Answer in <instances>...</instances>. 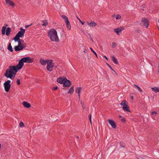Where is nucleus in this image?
I'll use <instances>...</instances> for the list:
<instances>
[{"label": "nucleus", "instance_id": "f257e3e1", "mask_svg": "<svg viewBox=\"0 0 159 159\" xmlns=\"http://www.w3.org/2000/svg\"><path fill=\"white\" fill-rule=\"evenodd\" d=\"M21 69L18 63L16 66H10L6 70L4 76L7 78L13 80L15 78L17 72Z\"/></svg>", "mask_w": 159, "mask_h": 159}, {"label": "nucleus", "instance_id": "f03ea898", "mask_svg": "<svg viewBox=\"0 0 159 159\" xmlns=\"http://www.w3.org/2000/svg\"><path fill=\"white\" fill-rule=\"evenodd\" d=\"M48 35L52 41L59 42V39L57 35V32L55 29H52L50 30L48 32Z\"/></svg>", "mask_w": 159, "mask_h": 159}, {"label": "nucleus", "instance_id": "7ed1b4c3", "mask_svg": "<svg viewBox=\"0 0 159 159\" xmlns=\"http://www.w3.org/2000/svg\"><path fill=\"white\" fill-rule=\"evenodd\" d=\"M33 61V60L29 57H23L19 61L18 64L22 68L24 65V62L31 63Z\"/></svg>", "mask_w": 159, "mask_h": 159}, {"label": "nucleus", "instance_id": "20e7f679", "mask_svg": "<svg viewBox=\"0 0 159 159\" xmlns=\"http://www.w3.org/2000/svg\"><path fill=\"white\" fill-rule=\"evenodd\" d=\"M10 80H7L3 84L5 90L7 92L9 91L11 88V84H10Z\"/></svg>", "mask_w": 159, "mask_h": 159}, {"label": "nucleus", "instance_id": "39448f33", "mask_svg": "<svg viewBox=\"0 0 159 159\" xmlns=\"http://www.w3.org/2000/svg\"><path fill=\"white\" fill-rule=\"evenodd\" d=\"M61 17L64 20L65 22L66 23L67 28L69 30H70L71 26L68 17L65 15H62Z\"/></svg>", "mask_w": 159, "mask_h": 159}, {"label": "nucleus", "instance_id": "423d86ee", "mask_svg": "<svg viewBox=\"0 0 159 159\" xmlns=\"http://www.w3.org/2000/svg\"><path fill=\"white\" fill-rule=\"evenodd\" d=\"M141 21L143 24V26L147 28L149 25V21L148 19L145 17L142 18Z\"/></svg>", "mask_w": 159, "mask_h": 159}, {"label": "nucleus", "instance_id": "0eeeda50", "mask_svg": "<svg viewBox=\"0 0 159 159\" xmlns=\"http://www.w3.org/2000/svg\"><path fill=\"white\" fill-rule=\"evenodd\" d=\"M20 31H19L16 35L21 38L24 36L25 30V29H23L22 27L20 28Z\"/></svg>", "mask_w": 159, "mask_h": 159}, {"label": "nucleus", "instance_id": "6e6552de", "mask_svg": "<svg viewBox=\"0 0 159 159\" xmlns=\"http://www.w3.org/2000/svg\"><path fill=\"white\" fill-rule=\"evenodd\" d=\"M125 29L124 27H117L114 30V31L118 35H120V33L121 31Z\"/></svg>", "mask_w": 159, "mask_h": 159}, {"label": "nucleus", "instance_id": "1a4fd4ad", "mask_svg": "<svg viewBox=\"0 0 159 159\" xmlns=\"http://www.w3.org/2000/svg\"><path fill=\"white\" fill-rule=\"evenodd\" d=\"M71 85V82L68 80L66 79L65 80L63 84V86L64 87H68L70 86Z\"/></svg>", "mask_w": 159, "mask_h": 159}, {"label": "nucleus", "instance_id": "9d476101", "mask_svg": "<svg viewBox=\"0 0 159 159\" xmlns=\"http://www.w3.org/2000/svg\"><path fill=\"white\" fill-rule=\"evenodd\" d=\"M66 79V77H60L57 78V82L60 84H64V82L65 80Z\"/></svg>", "mask_w": 159, "mask_h": 159}, {"label": "nucleus", "instance_id": "9b49d317", "mask_svg": "<svg viewBox=\"0 0 159 159\" xmlns=\"http://www.w3.org/2000/svg\"><path fill=\"white\" fill-rule=\"evenodd\" d=\"M108 121L112 128L116 129V125L114 121L111 119H108Z\"/></svg>", "mask_w": 159, "mask_h": 159}, {"label": "nucleus", "instance_id": "f8f14e48", "mask_svg": "<svg viewBox=\"0 0 159 159\" xmlns=\"http://www.w3.org/2000/svg\"><path fill=\"white\" fill-rule=\"evenodd\" d=\"M54 66L53 64H47L46 68L47 70L49 71H52L53 70V67Z\"/></svg>", "mask_w": 159, "mask_h": 159}, {"label": "nucleus", "instance_id": "ddd939ff", "mask_svg": "<svg viewBox=\"0 0 159 159\" xmlns=\"http://www.w3.org/2000/svg\"><path fill=\"white\" fill-rule=\"evenodd\" d=\"M26 47H23L22 46H16L14 47V49L16 51H18L22 50L23 48H25Z\"/></svg>", "mask_w": 159, "mask_h": 159}, {"label": "nucleus", "instance_id": "4468645a", "mask_svg": "<svg viewBox=\"0 0 159 159\" xmlns=\"http://www.w3.org/2000/svg\"><path fill=\"white\" fill-rule=\"evenodd\" d=\"M5 0V3L6 4L8 5L9 6H12V7H13L15 6V4L13 2H12L11 0Z\"/></svg>", "mask_w": 159, "mask_h": 159}, {"label": "nucleus", "instance_id": "2eb2a0df", "mask_svg": "<svg viewBox=\"0 0 159 159\" xmlns=\"http://www.w3.org/2000/svg\"><path fill=\"white\" fill-rule=\"evenodd\" d=\"M88 25L91 27L95 26L97 25V24L93 21L91 20L90 23L87 22Z\"/></svg>", "mask_w": 159, "mask_h": 159}, {"label": "nucleus", "instance_id": "dca6fc26", "mask_svg": "<svg viewBox=\"0 0 159 159\" xmlns=\"http://www.w3.org/2000/svg\"><path fill=\"white\" fill-rule=\"evenodd\" d=\"M22 103L23 106L25 107L30 108L31 107L30 104L24 101Z\"/></svg>", "mask_w": 159, "mask_h": 159}, {"label": "nucleus", "instance_id": "f3484780", "mask_svg": "<svg viewBox=\"0 0 159 159\" xmlns=\"http://www.w3.org/2000/svg\"><path fill=\"white\" fill-rule=\"evenodd\" d=\"M41 23L40 24H41L42 26H47L48 24V22L47 20H44L41 21Z\"/></svg>", "mask_w": 159, "mask_h": 159}, {"label": "nucleus", "instance_id": "a211bd4d", "mask_svg": "<svg viewBox=\"0 0 159 159\" xmlns=\"http://www.w3.org/2000/svg\"><path fill=\"white\" fill-rule=\"evenodd\" d=\"M48 61L47 60H44L42 58H40V63L43 65H45L46 63L47 64Z\"/></svg>", "mask_w": 159, "mask_h": 159}, {"label": "nucleus", "instance_id": "6ab92c4d", "mask_svg": "<svg viewBox=\"0 0 159 159\" xmlns=\"http://www.w3.org/2000/svg\"><path fill=\"white\" fill-rule=\"evenodd\" d=\"M126 103H127V102L125 100H124L122 101L120 103V104L123 106V107H127Z\"/></svg>", "mask_w": 159, "mask_h": 159}, {"label": "nucleus", "instance_id": "aec40b11", "mask_svg": "<svg viewBox=\"0 0 159 159\" xmlns=\"http://www.w3.org/2000/svg\"><path fill=\"white\" fill-rule=\"evenodd\" d=\"M129 108V107L128 105H127V107H122L123 110L125 111L130 112V110Z\"/></svg>", "mask_w": 159, "mask_h": 159}, {"label": "nucleus", "instance_id": "412c9836", "mask_svg": "<svg viewBox=\"0 0 159 159\" xmlns=\"http://www.w3.org/2000/svg\"><path fill=\"white\" fill-rule=\"evenodd\" d=\"M7 49L11 52H12L13 50L11 45V43H9L7 47Z\"/></svg>", "mask_w": 159, "mask_h": 159}, {"label": "nucleus", "instance_id": "4be33fe9", "mask_svg": "<svg viewBox=\"0 0 159 159\" xmlns=\"http://www.w3.org/2000/svg\"><path fill=\"white\" fill-rule=\"evenodd\" d=\"M11 29L10 27H8L6 31V34L8 36L9 35L11 31Z\"/></svg>", "mask_w": 159, "mask_h": 159}, {"label": "nucleus", "instance_id": "5701e85b", "mask_svg": "<svg viewBox=\"0 0 159 159\" xmlns=\"http://www.w3.org/2000/svg\"><path fill=\"white\" fill-rule=\"evenodd\" d=\"M24 42H19V43H18V46H22L23 47H26L25 46V43H23Z\"/></svg>", "mask_w": 159, "mask_h": 159}, {"label": "nucleus", "instance_id": "b1692460", "mask_svg": "<svg viewBox=\"0 0 159 159\" xmlns=\"http://www.w3.org/2000/svg\"><path fill=\"white\" fill-rule=\"evenodd\" d=\"M112 60L116 64H118V63L117 59L115 58V57L114 56L112 57Z\"/></svg>", "mask_w": 159, "mask_h": 159}, {"label": "nucleus", "instance_id": "393cba45", "mask_svg": "<svg viewBox=\"0 0 159 159\" xmlns=\"http://www.w3.org/2000/svg\"><path fill=\"white\" fill-rule=\"evenodd\" d=\"M6 27L5 26H3L2 27V34L3 35L5 34V31H6Z\"/></svg>", "mask_w": 159, "mask_h": 159}, {"label": "nucleus", "instance_id": "a878e982", "mask_svg": "<svg viewBox=\"0 0 159 159\" xmlns=\"http://www.w3.org/2000/svg\"><path fill=\"white\" fill-rule=\"evenodd\" d=\"M74 86H72L71 87L70 89L69 90V91L68 92V93H73V92L74 91Z\"/></svg>", "mask_w": 159, "mask_h": 159}, {"label": "nucleus", "instance_id": "bb28decb", "mask_svg": "<svg viewBox=\"0 0 159 159\" xmlns=\"http://www.w3.org/2000/svg\"><path fill=\"white\" fill-rule=\"evenodd\" d=\"M152 91L155 92V93H157L158 92V89L157 87L152 88Z\"/></svg>", "mask_w": 159, "mask_h": 159}, {"label": "nucleus", "instance_id": "cd10ccee", "mask_svg": "<svg viewBox=\"0 0 159 159\" xmlns=\"http://www.w3.org/2000/svg\"><path fill=\"white\" fill-rule=\"evenodd\" d=\"M20 37L16 35L15 36V37H14L13 38V40H14L15 42H17L18 41V39H19V38Z\"/></svg>", "mask_w": 159, "mask_h": 159}, {"label": "nucleus", "instance_id": "c85d7f7f", "mask_svg": "<svg viewBox=\"0 0 159 159\" xmlns=\"http://www.w3.org/2000/svg\"><path fill=\"white\" fill-rule=\"evenodd\" d=\"M133 86L134 87L137 88L139 90V91L141 93L142 91V90L140 88L139 86H138L137 85L135 84H134L133 85Z\"/></svg>", "mask_w": 159, "mask_h": 159}, {"label": "nucleus", "instance_id": "c756f323", "mask_svg": "<svg viewBox=\"0 0 159 159\" xmlns=\"http://www.w3.org/2000/svg\"><path fill=\"white\" fill-rule=\"evenodd\" d=\"M120 147L121 148H125V144L122 142H120Z\"/></svg>", "mask_w": 159, "mask_h": 159}, {"label": "nucleus", "instance_id": "7c9ffc66", "mask_svg": "<svg viewBox=\"0 0 159 159\" xmlns=\"http://www.w3.org/2000/svg\"><path fill=\"white\" fill-rule=\"evenodd\" d=\"M19 126L21 128L24 127V123L22 122L21 121L19 123Z\"/></svg>", "mask_w": 159, "mask_h": 159}, {"label": "nucleus", "instance_id": "2f4dec72", "mask_svg": "<svg viewBox=\"0 0 159 159\" xmlns=\"http://www.w3.org/2000/svg\"><path fill=\"white\" fill-rule=\"evenodd\" d=\"M48 61V64H53V63H52V60H47Z\"/></svg>", "mask_w": 159, "mask_h": 159}, {"label": "nucleus", "instance_id": "473e14b6", "mask_svg": "<svg viewBox=\"0 0 159 159\" xmlns=\"http://www.w3.org/2000/svg\"><path fill=\"white\" fill-rule=\"evenodd\" d=\"M90 49L91 51L97 57H98L97 54L96 53L93 49L92 48H90Z\"/></svg>", "mask_w": 159, "mask_h": 159}, {"label": "nucleus", "instance_id": "72a5a7b5", "mask_svg": "<svg viewBox=\"0 0 159 159\" xmlns=\"http://www.w3.org/2000/svg\"><path fill=\"white\" fill-rule=\"evenodd\" d=\"M77 89H78V94H80V93L81 92V90L82 89V87H79L77 88Z\"/></svg>", "mask_w": 159, "mask_h": 159}, {"label": "nucleus", "instance_id": "f704fd0d", "mask_svg": "<svg viewBox=\"0 0 159 159\" xmlns=\"http://www.w3.org/2000/svg\"><path fill=\"white\" fill-rule=\"evenodd\" d=\"M121 16L119 15V14H118L116 16V20H118V19H120L121 18Z\"/></svg>", "mask_w": 159, "mask_h": 159}, {"label": "nucleus", "instance_id": "c9c22d12", "mask_svg": "<svg viewBox=\"0 0 159 159\" xmlns=\"http://www.w3.org/2000/svg\"><path fill=\"white\" fill-rule=\"evenodd\" d=\"M107 65L114 72H115L114 71V70L111 67V66L108 64L107 63Z\"/></svg>", "mask_w": 159, "mask_h": 159}, {"label": "nucleus", "instance_id": "e433bc0d", "mask_svg": "<svg viewBox=\"0 0 159 159\" xmlns=\"http://www.w3.org/2000/svg\"><path fill=\"white\" fill-rule=\"evenodd\" d=\"M88 117L89 118L90 121V122L91 124H92V121H91V114H90L89 116Z\"/></svg>", "mask_w": 159, "mask_h": 159}, {"label": "nucleus", "instance_id": "4c0bfd02", "mask_svg": "<svg viewBox=\"0 0 159 159\" xmlns=\"http://www.w3.org/2000/svg\"><path fill=\"white\" fill-rule=\"evenodd\" d=\"M78 20H79L80 22L81 23L82 25H84V22L82 21L78 17H77Z\"/></svg>", "mask_w": 159, "mask_h": 159}, {"label": "nucleus", "instance_id": "58836bf2", "mask_svg": "<svg viewBox=\"0 0 159 159\" xmlns=\"http://www.w3.org/2000/svg\"><path fill=\"white\" fill-rule=\"evenodd\" d=\"M20 80L19 79H18L17 80V83L18 85L20 84Z\"/></svg>", "mask_w": 159, "mask_h": 159}, {"label": "nucleus", "instance_id": "ea45409f", "mask_svg": "<svg viewBox=\"0 0 159 159\" xmlns=\"http://www.w3.org/2000/svg\"><path fill=\"white\" fill-rule=\"evenodd\" d=\"M116 45V43H112V47L113 48H115V47Z\"/></svg>", "mask_w": 159, "mask_h": 159}, {"label": "nucleus", "instance_id": "a19ab883", "mask_svg": "<svg viewBox=\"0 0 159 159\" xmlns=\"http://www.w3.org/2000/svg\"><path fill=\"white\" fill-rule=\"evenodd\" d=\"M18 43H19V42H24V41L23 40H21L19 38V39H18V41H17Z\"/></svg>", "mask_w": 159, "mask_h": 159}, {"label": "nucleus", "instance_id": "79ce46f5", "mask_svg": "<svg viewBox=\"0 0 159 159\" xmlns=\"http://www.w3.org/2000/svg\"><path fill=\"white\" fill-rule=\"evenodd\" d=\"M81 104L82 106L83 109H85V107L84 106V103H83L82 102H81Z\"/></svg>", "mask_w": 159, "mask_h": 159}, {"label": "nucleus", "instance_id": "37998d69", "mask_svg": "<svg viewBox=\"0 0 159 159\" xmlns=\"http://www.w3.org/2000/svg\"><path fill=\"white\" fill-rule=\"evenodd\" d=\"M32 25V24H31L29 25H25V27L26 28H27L29 27H30V26H31Z\"/></svg>", "mask_w": 159, "mask_h": 159}, {"label": "nucleus", "instance_id": "c03bdc74", "mask_svg": "<svg viewBox=\"0 0 159 159\" xmlns=\"http://www.w3.org/2000/svg\"><path fill=\"white\" fill-rule=\"evenodd\" d=\"M61 34H62V35L63 36L65 34V32L63 30H61Z\"/></svg>", "mask_w": 159, "mask_h": 159}, {"label": "nucleus", "instance_id": "a18cd8bd", "mask_svg": "<svg viewBox=\"0 0 159 159\" xmlns=\"http://www.w3.org/2000/svg\"><path fill=\"white\" fill-rule=\"evenodd\" d=\"M157 112L156 111H153L152 112V115H155L157 114Z\"/></svg>", "mask_w": 159, "mask_h": 159}, {"label": "nucleus", "instance_id": "49530a36", "mask_svg": "<svg viewBox=\"0 0 159 159\" xmlns=\"http://www.w3.org/2000/svg\"><path fill=\"white\" fill-rule=\"evenodd\" d=\"M121 120L123 122H125L126 121V120L125 119V118H123L122 119H121Z\"/></svg>", "mask_w": 159, "mask_h": 159}, {"label": "nucleus", "instance_id": "de8ad7c7", "mask_svg": "<svg viewBox=\"0 0 159 159\" xmlns=\"http://www.w3.org/2000/svg\"><path fill=\"white\" fill-rule=\"evenodd\" d=\"M58 89V87L57 86L53 88V89L54 90H56Z\"/></svg>", "mask_w": 159, "mask_h": 159}, {"label": "nucleus", "instance_id": "09e8293b", "mask_svg": "<svg viewBox=\"0 0 159 159\" xmlns=\"http://www.w3.org/2000/svg\"><path fill=\"white\" fill-rule=\"evenodd\" d=\"M104 57H105V58H106L107 60H108V59H107V57H106L105 56H104Z\"/></svg>", "mask_w": 159, "mask_h": 159}, {"label": "nucleus", "instance_id": "8fccbe9b", "mask_svg": "<svg viewBox=\"0 0 159 159\" xmlns=\"http://www.w3.org/2000/svg\"><path fill=\"white\" fill-rule=\"evenodd\" d=\"M89 38H90V39H91V38H92V37H91V36L89 34Z\"/></svg>", "mask_w": 159, "mask_h": 159}, {"label": "nucleus", "instance_id": "3c124183", "mask_svg": "<svg viewBox=\"0 0 159 159\" xmlns=\"http://www.w3.org/2000/svg\"><path fill=\"white\" fill-rule=\"evenodd\" d=\"M91 39L92 41L93 42V39L92 38Z\"/></svg>", "mask_w": 159, "mask_h": 159}, {"label": "nucleus", "instance_id": "603ef678", "mask_svg": "<svg viewBox=\"0 0 159 159\" xmlns=\"http://www.w3.org/2000/svg\"><path fill=\"white\" fill-rule=\"evenodd\" d=\"M116 16V15H113L112 16V17H115V16Z\"/></svg>", "mask_w": 159, "mask_h": 159}, {"label": "nucleus", "instance_id": "864d4df0", "mask_svg": "<svg viewBox=\"0 0 159 159\" xmlns=\"http://www.w3.org/2000/svg\"><path fill=\"white\" fill-rule=\"evenodd\" d=\"M78 96H79V98H80V94H78Z\"/></svg>", "mask_w": 159, "mask_h": 159}, {"label": "nucleus", "instance_id": "5fc2aeb1", "mask_svg": "<svg viewBox=\"0 0 159 159\" xmlns=\"http://www.w3.org/2000/svg\"><path fill=\"white\" fill-rule=\"evenodd\" d=\"M158 68H159V69H158V72L159 73V64H158Z\"/></svg>", "mask_w": 159, "mask_h": 159}, {"label": "nucleus", "instance_id": "6e6d98bb", "mask_svg": "<svg viewBox=\"0 0 159 159\" xmlns=\"http://www.w3.org/2000/svg\"><path fill=\"white\" fill-rule=\"evenodd\" d=\"M58 66H54V67H55L57 68V67H58Z\"/></svg>", "mask_w": 159, "mask_h": 159}, {"label": "nucleus", "instance_id": "4d7b16f0", "mask_svg": "<svg viewBox=\"0 0 159 159\" xmlns=\"http://www.w3.org/2000/svg\"><path fill=\"white\" fill-rule=\"evenodd\" d=\"M131 98H132V99H133V96H132V97H131Z\"/></svg>", "mask_w": 159, "mask_h": 159}, {"label": "nucleus", "instance_id": "13d9d810", "mask_svg": "<svg viewBox=\"0 0 159 159\" xmlns=\"http://www.w3.org/2000/svg\"><path fill=\"white\" fill-rule=\"evenodd\" d=\"M63 89H66L65 88H63Z\"/></svg>", "mask_w": 159, "mask_h": 159}, {"label": "nucleus", "instance_id": "bf43d9fd", "mask_svg": "<svg viewBox=\"0 0 159 159\" xmlns=\"http://www.w3.org/2000/svg\"><path fill=\"white\" fill-rule=\"evenodd\" d=\"M119 117H120H120H121V116H120H120H119Z\"/></svg>", "mask_w": 159, "mask_h": 159}, {"label": "nucleus", "instance_id": "052dcab7", "mask_svg": "<svg viewBox=\"0 0 159 159\" xmlns=\"http://www.w3.org/2000/svg\"><path fill=\"white\" fill-rule=\"evenodd\" d=\"M79 138V136H77V138Z\"/></svg>", "mask_w": 159, "mask_h": 159}, {"label": "nucleus", "instance_id": "680f3d73", "mask_svg": "<svg viewBox=\"0 0 159 159\" xmlns=\"http://www.w3.org/2000/svg\"><path fill=\"white\" fill-rule=\"evenodd\" d=\"M84 52H85L84 51Z\"/></svg>", "mask_w": 159, "mask_h": 159}, {"label": "nucleus", "instance_id": "e2e57ef3", "mask_svg": "<svg viewBox=\"0 0 159 159\" xmlns=\"http://www.w3.org/2000/svg\"><path fill=\"white\" fill-rule=\"evenodd\" d=\"M158 22H159V20H158Z\"/></svg>", "mask_w": 159, "mask_h": 159}]
</instances>
